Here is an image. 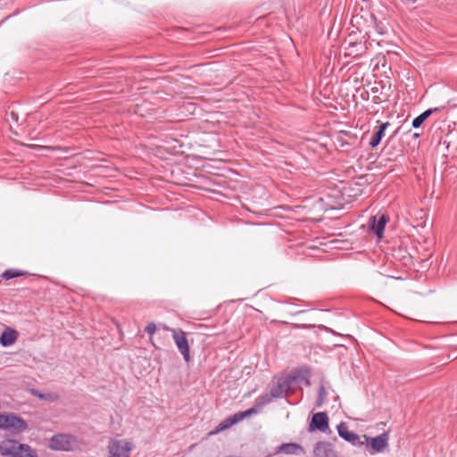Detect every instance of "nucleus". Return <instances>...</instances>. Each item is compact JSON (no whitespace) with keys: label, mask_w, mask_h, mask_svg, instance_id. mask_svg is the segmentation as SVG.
Listing matches in <instances>:
<instances>
[{"label":"nucleus","mask_w":457,"mask_h":457,"mask_svg":"<svg viewBox=\"0 0 457 457\" xmlns=\"http://www.w3.org/2000/svg\"><path fill=\"white\" fill-rule=\"evenodd\" d=\"M107 448L108 457H130L134 445L125 439H111Z\"/></svg>","instance_id":"nucleus-1"},{"label":"nucleus","mask_w":457,"mask_h":457,"mask_svg":"<svg viewBox=\"0 0 457 457\" xmlns=\"http://www.w3.org/2000/svg\"><path fill=\"white\" fill-rule=\"evenodd\" d=\"M28 426L24 420L14 414H0V428L7 429L12 433L25 431Z\"/></svg>","instance_id":"nucleus-2"},{"label":"nucleus","mask_w":457,"mask_h":457,"mask_svg":"<svg viewBox=\"0 0 457 457\" xmlns=\"http://www.w3.org/2000/svg\"><path fill=\"white\" fill-rule=\"evenodd\" d=\"M76 446L75 437L67 434L55 435L49 442V447L55 451H71Z\"/></svg>","instance_id":"nucleus-3"},{"label":"nucleus","mask_w":457,"mask_h":457,"mask_svg":"<svg viewBox=\"0 0 457 457\" xmlns=\"http://www.w3.org/2000/svg\"><path fill=\"white\" fill-rule=\"evenodd\" d=\"M172 338L175 342L176 346L183 356L186 362L190 361V347L187 341V334L182 329L170 328Z\"/></svg>","instance_id":"nucleus-4"},{"label":"nucleus","mask_w":457,"mask_h":457,"mask_svg":"<svg viewBox=\"0 0 457 457\" xmlns=\"http://www.w3.org/2000/svg\"><path fill=\"white\" fill-rule=\"evenodd\" d=\"M308 430L310 432L319 430L324 433L329 430L328 414L324 411L313 414Z\"/></svg>","instance_id":"nucleus-5"},{"label":"nucleus","mask_w":457,"mask_h":457,"mask_svg":"<svg viewBox=\"0 0 457 457\" xmlns=\"http://www.w3.org/2000/svg\"><path fill=\"white\" fill-rule=\"evenodd\" d=\"M338 436L352 445H362L364 442L361 441L360 436L355 432L349 431L348 426L342 421L337 426Z\"/></svg>","instance_id":"nucleus-6"},{"label":"nucleus","mask_w":457,"mask_h":457,"mask_svg":"<svg viewBox=\"0 0 457 457\" xmlns=\"http://www.w3.org/2000/svg\"><path fill=\"white\" fill-rule=\"evenodd\" d=\"M296 380L295 376H288L278 379V383L270 389L272 396L281 398L289 391L292 383Z\"/></svg>","instance_id":"nucleus-7"},{"label":"nucleus","mask_w":457,"mask_h":457,"mask_svg":"<svg viewBox=\"0 0 457 457\" xmlns=\"http://www.w3.org/2000/svg\"><path fill=\"white\" fill-rule=\"evenodd\" d=\"M388 220L389 218L386 214L379 215L378 219L376 216H371L370 218L369 223L370 229L378 237H382L386 224L388 222Z\"/></svg>","instance_id":"nucleus-8"},{"label":"nucleus","mask_w":457,"mask_h":457,"mask_svg":"<svg viewBox=\"0 0 457 457\" xmlns=\"http://www.w3.org/2000/svg\"><path fill=\"white\" fill-rule=\"evenodd\" d=\"M20 443L16 440L6 439L0 442V455L4 457H17Z\"/></svg>","instance_id":"nucleus-9"},{"label":"nucleus","mask_w":457,"mask_h":457,"mask_svg":"<svg viewBox=\"0 0 457 457\" xmlns=\"http://www.w3.org/2000/svg\"><path fill=\"white\" fill-rule=\"evenodd\" d=\"M388 445V435L387 433H382L374 438H372L370 443V447L372 451H370V453H382L384 449Z\"/></svg>","instance_id":"nucleus-10"},{"label":"nucleus","mask_w":457,"mask_h":457,"mask_svg":"<svg viewBox=\"0 0 457 457\" xmlns=\"http://www.w3.org/2000/svg\"><path fill=\"white\" fill-rule=\"evenodd\" d=\"M278 452L285 453V454H295V455L304 453L303 448L296 443L282 444L278 446Z\"/></svg>","instance_id":"nucleus-11"},{"label":"nucleus","mask_w":457,"mask_h":457,"mask_svg":"<svg viewBox=\"0 0 457 457\" xmlns=\"http://www.w3.org/2000/svg\"><path fill=\"white\" fill-rule=\"evenodd\" d=\"M388 126H389V122L388 121L382 122L379 125L378 130L374 133L373 137H371V139H370V141L369 143V145H370V146L371 148H375V147H377L380 144L382 138L385 136V131L386 130Z\"/></svg>","instance_id":"nucleus-12"},{"label":"nucleus","mask_w":457,"mask_h":457,"mask_svg":"<svg viewBox=\"0 0 457 457\" xmlns=\"http://www.w3.org/2000/svg\"><path fill=\"white\" fill-rule=\"evenodd\" d=\"M17 332L13 329H5L1 337H0V343L3 346H9L12 345L17 339Z\"/></svg>","instance_id":"nucleus-13"},{"label":"nucleus","mask_w":457,"mask_h":457,"mask_svg":"<svg viewBox=\"0 0 457 457\" xmlns=\"http://www.w3.org/2000/svg\"><path fill=\"white\" fill-rule=\"evenodd\" d=\"M438 109L437 108H435V109H428L426 110L425 112H423L422 113H420L419 116H417L416 118L413 119L412 120V123H411V126L414 128V129H419L423 123L424 121L435 112H436Z\"/></svg>","instance_id":"nucleus-14"},{"label":"nucleus","mask_w":457,"mask_h":457,"mask_svg":"<svg viewBox=\"0 0 457 457\" xmlns=\"http://www.w3.org/2000/svg\"><path fill=\"white\" fill-rule=\"evenodd\" d=\"M329 444L327 442H318L313 449L315 457H328Z\"/></svg>","instance_id":"nucleus-15"},{"label":"nucleus","mask_w":457,"mask_h":457,"mask_svg":"<svg viewBox=\"0 0 457 457\" xmlns=\"http://www.w3.org/2000/svg\"><path fill=\"white\" fill-rule=\"evenodd\" d=\"M16 455L17 457H37L36 451L25 444H20Z\"/></svg>","instance_id":"nucleus-16"},{"label":"nucleus","mask_w":457,"mask_h":457,"mask_svg":"<svg viewBox=\"0 0 457 457\" xmlns=\"http://www.w3.org/2000/svg\"><path fill=\"white\" fill-rule=\"evenodd\" d=\"M273 398H275V397L272 396V394L270 391L269 394H263V395H259L254 401L256 408H259V410H262L265 405L269 404L272 401Z\"/></svg>","instance_id":"nucleus-17"},{"label":"nucleus","mask_w":457,"mask_h":457,"mask_svg":"<svg viewBox=\"0 0 457 457\" xmlns=\"http://www.w3.org/2000/svg\"><path fill=\"white\" fill-rule=\"evenodd\" d=\"M233 425L234 424H233L232 419L229 416L227 419H225L223 421H221L219 425H217L216 428H214V430L210 433V435H215L220 432H222V431L229 428Z\"/></svg>","instance_id":"nucleus-18"},{"label":"nucleus","mask_w":457,"mask_h":457,"mask_svg":"<svg viewBox=\"0 0 457 457\" xmlns=\"http://www.w3.org/2000/svg\"><path fill=\"white\" fill-rule=\"evenodd\" d=\"M23 274H24L23 272L18 271V270H5L2 274V277L4 279L8 280V279H11V278H14L20 277V276H21Z\"/></svg>","instance_id":"nucleus-19"},{"label":"nucleus","mask_w":457,"mask_h":457,"mask_svg":"<svg viewBox=\"0 0 457 457\" xmlns=\"http://www.w3.org/2000/svg\"><path fill=\"white\" fill-rule=\"evenodd\" d=\"M326 395H327V392H326L325 386H320L319 388V395H318V398L316 401L317 407H320L323 404L325 398H326Z\"/></svg>","instance_id":"nucleus-20"},{"label":"nucleus","mask_w":457,"mask_h":457,"mask_svg":"<svg viewBox=\"0 0 457 457\" xmlns=\"http://www.w3.org/2000/svg\"><path fill=\"white\" fill-rule=\"evenodd\" d=\"M230 418L232 419L233 424H237V422L241 421L243 419H245V415L243 411L235 413L234 415H231Z\"/></svg>","instance_id":"nucleus-21"},{"label":"nucleus","mask_w":457,"mask_h":457,"mask_svg":"<svg viewBox=\"0 0 457 457\" xmlns=\"http://www.w3.org/2000/svg\"><path fill=\"white\" fill-rule=\"evenodd\" d=\"M145 331L149 335L154 334L156 331V325L154 322L148 323L145 328Z\"/></svg>","instance_id":"nucleus-22"},{"label":"nucleus","mask_w":457,"mask_h":457,"mask_svg":"<svg viewBox=\"0 0 457 457\" xmlns=\"http://www.w3.org/2000/svg\"><path fill=\"white\" fill-rule=\"evenodd\" d=\"M259 411H260L259 408H256L255 403H254L252 408H250L243 412H244L245 417H248L251 414L257 413Z\"/></svg>","instance_id":"nucleus-23"},{"label":"nucleus","mask_w":457,"mask_h":457,"mask_svg":"<svg viewBox=\"0 0 457 457\" xmlns=\"http://www.w3.org/2000/svg\"><path fill=\"white\" fill-rule=\"evenodd\" d=\"M294 327L297 328H313L314 325H306V324H294Z\"/></svg>","instance_id":"nucleus-24"},{"label":"nucleus","mask_w":457,"mask_h":457,"mask_svg":"<svg viewBox=\"0 0 457 457\" xmlns=\"http://www.w3.org/2000/svg\"><path fill=\"white\" fill-rule=\"evenodd\" d=\"M304 312H305L304 310H301V311L297 312L296 314L303 313Z\"/></svg>","instance_id":"nucleus-25"}]
</instances>
